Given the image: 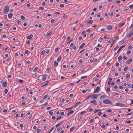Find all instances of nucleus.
<instances>
[{"label":"nucleus","mask_w":133,"mask_h":133,"mask_svg":"<svg viewBox=\"0 0 133 133\" xmlns=\"http://www.w3.org/2000/svg\"><path fill=\"white\" fill-rule=\"evenodd\" d=\"M9 10V8L8 5L6 6L4 9L3 12L5 14H6L8 13Z\"/></svg>","instance_id":"1"},{"label":"nucleus","mask_w":133,"mask_h":133,"mask_svg":"<svg viewBox=\"0 0 133 133\" xmlns=\"http://www.w3.org/2000/svg\"><path fill=\"white\" fill-rule=\"evenodd\" d=\"M103 102L106 104H110L111 103V101L109 99H105L103 101Z\"/></svg>","instance_id":"2"},{"label":"nucleus","mask_w":133,"mask_h":133,"mask_svg":"<svg viewBox=\"0 0 133 133\" xmlns=\"http://www.w3.org/2000/svg\"><path fill=\"white\" fill-rule=\"evenodd\" d=\"M99 95V94H93L90 95V98L92 99L94 98H96L98 97V96Z\"/></svg>","instance_id":"3"},{"label":"nucleus","mask_w":133,"mask_h":133,"mask_svg":"<svg viewBox=\"0 0 133 133\" xmlns=\"http://www.w3.org/2000/svg\"><path fill=\"white\" fill-rule=\"evenodd\" d=\"M48 77V75L46 74H44L43 75L42 77V81H45Z\"/></svg>","instance_id":"4"},{"label":"nucleus","mask_w":133,"mask_h":133,"mask_svg":"<svg viewBox=\"0 0 133 133\" xmlns=\"http://www.w3.org/2000/svg\"><path fill=\"white\" fill-rule=\"evenodd\" d=\"M52 30H50L49 31H48L46 34V36L48 37L51 34H52Z\"/></svg>","instance_id":"5"},{"label":"nucleus","mask_w":133,"mask_h":133,"mask_svg":"<svg viewBox=\"0 0 133 133\" xmlns=\"http://www.w3.org/2000/svg\"><path fill=\"white\" fill-rule=\"evenodd\" d=\"M100 87L99 86H98L96 87L95 89V90L94 93H95L96 92H97L100 91Z\"/></svg>","instance_id":"6"},{"label":"nucleus","mask_w":133,"mask_h":133,"mask_svg":"<svg viewBox=\"0 0 133 133\" xmlns=\"http://www.w3.org/2000/svg\"><path fill=\"white\" fill-rule=\"evenodd\" d=\"M116 105L118 106H125V105L124 104L120 103H116Z\"/></svg>","instance_id":"7"},{"label":"nucleus","mask_w":133,"mask_h":133,"mask_svg":"<svg viewBox=\"0 0 133 133\" xmlns=\"http://www.w3.org/2000/svg\"><path fill=\"white\" fill-rule=\"evenodd\" d=\"M90 103H92L95 105H97V103L95 99H93L90 102Z\"/></svg>","instance_id":"8"},{"label":"nucleus","mask_w":133,"mask_h":133,"mask_svg":"<svg viewBox=\"0 0 133 133\" xmlns=\"http://www.w3.org/2000/svg\"><path fill=\"white\" fill-rule=\"evenodd\" d=\"M74 112V111L73 110H71L69 112H68L67 114V116H68L69 115L72 114Z\"/></svg>","instance_id":"9"},{"label":"nucleus","mask_w":133,"mask_h":133,"mask_svg":"<svg viewBox=\"0 0 133 133\" xmlns=\"http://www.w3.org/2000/svg\"><path fill=\"white\" fill-rule=\"evenodd\" d=\"M133 35V31H131L129 32V35L127 36V38H129Z\"/></svg>","instance_id":"10"},{"label":"nucleus","mask_w":133,"mask_h":133,"mask_svg":"<svg viewBox=\"0 0 133 133\" xmlns=\"http://www.w3.org/2000/svg\"><path fill=\"white\" fill-rule=\"evenodd\" d=\"M132 61V58H130V59L128 60L126 62V63L127 64H130V63Z\"/></svg>","instance_id":"11"},{"label":"nucleus","mask_w":133,"mask_h":133,"mask_svg":"<svg viewBox=\"0 0 133 133\" xmlns=\"http://www.w3.org/2000/svg\"><path fill=\"white\" fill-rule=\"evenodd\" d=\"M7 85V84L5 82H4L2 84V86L3 87H6Z\"/></svg>","instance_id":"12"},{"label":"nucleus","mask_w":133,"mask_h":133,"mask_svg":"<svg viewBox=\"0 0 133 133\" xmlns=\"http://www.w3.org/2000/svg\"><path fill=\"white\" fill-rule=\"evenodd\" d=\"M112 26L111 25H108L107 26V29L108 30H110L112 29Z\"/></svg>","instance_id":"13"},{"label":"nucleus","mask_w":133,"mask_h":133,"mask_svg":"<svg viewBox=\"0 0 133 133\" xmlns=\"http://www.w3.org/2000/svg\"><path fill=\"white\" fill-rule=\"evenodd\" d=\"M124 46H125V45H122V46H120V47L119 48V49H118V51H117V52H119L120 51V50H121V49L123 48L124 47Z\"/></svg>","instance_id":"14"},{"label":"nucleus","mask_w":133,"mask_h":133,"mask_svg":"<svg viewBox=\"0 0 133 133\" xmlns=\"http://www.w3.org/2000/svg\"><path fill=\"white\" fill-rule=\"evenodd\" d=\"M13 14L11 13H9L8 14V17L9 18H12Z\"/></svg>","instance_id":"15"},{"label":"nucleus","mask_w":133,"mask_h":133,"mask_svg":"<svg viewBox=\"0 0 133 133\" xmlns=\"http://www.w3.org/2000/svg\"><path fill=\"white\" fill-rule=\"evenodd\" d=\"M87 23L89 24H91L93 23V21L92 20L87 21Z\"/></svg>","instance_id":"16"},{"label":"nucleus","mask_w":133,"mask_h":133,"mask_svg":"<svg viewBox=\"0 0 133 133\" xmlns=\"http://www.w3.org/2000/svg\"><path fill=\"white\" fill-rule=\"evenodd\" d=\"M85 44V43H83L80 46H79V49H81L83 47L84 45Z\"/></svg>","instance_id":"17"},{"label":"nucleus","mask_w":133,"mask_h":133,"mask_svg":"<svg viewBox=\"0 0 133 133\" xmlns=\"http://www.w3.org/2000/svg\"><path fill=\"white\" fill-rule=\"evenodd\" d=\"M61 59V56H59L57 59V61L58 62H59Z\"/></svg>","instance_id":"18"},{"label":"nucleus","mask_w":133,"mask_h":133,"mask_svg":"<svg viewBox=\"0 0 133 133\" xmlns=\"http://www.w3.org/2000/svg\"><path fill=\"white\" fill-rule=\"evenodd\" d=\"M62 122H60L58 123L56 125V127L57 128L59 126H60L61 125V124L62 123Z\"/></svg>","instance_id":"19"},{"label":"nucleus","mask_w":133,"mask_h":133,"mask_svg":"<svg viewBox=\"0 0 133 133\" xmlns=\"http://www.w3.org/2000/svg\"><path fill=\"white\" fill-rule=\"evenodd\" d=\"M122 55L119 56L118 58V60L119 61H120L122 60Z\"/></svg>","instance_id":"20"},{"label":"nucleus","mask_w":133,"mask_h":133,"mask_svg":"<svg viewBox=\"0 0 133 133\" xmlns=\"http://www.w3.org/2000/svg\"><path fill=\"white\" fill-rule=\"evenodd\" d=\"M58 63H57L56 61H55L54 62V65L55 66H57L58 65Z\"/></svg>","instance_id":"21"},{"label":"nucleus","mask_w":133,"mask_h":133,"mask_svg":"<svg viewBox=\"0 0 133 133\" xmlns=\"http://www.w3.org/2000/svg\"><path fill=\"white\" fill-rule=\"evenodd\" d=\"M125 23V22H124L120 24V25H119V27H120L121 26H123L124 25Z\"/></svg>","instance_id":"22"},{"label":"nucleus","mask_w":133,"mask_h":133,"mask_svg":"<svg viewBox=\"0 0 133 133\" xmlns=\"http://www.w3.org/2000/svg\"><path fill=\"white\" fill-rule=\"evenodd\" d=\"M130 77V74H128L126 76V78H129Z\"/></svg>","instance_id":"23"},{"label":"nucleus","mask_w":133,"mask_h":133,"mask_svg":"<svg viewBox=\"0 0 133 133\" xmlns=\"http://www.w3.org/2000/svg\"><path fill=\"white\" fill-rule=\"evenodd\" d=\"M21 19L23 20H24L25 18V17L22 15L21 16Z\"/></svg>","instance_id":"24"},{"label":"nucleus","mask_w":133,"mask_h":133,"mask_svg":"<svg viewBox=\"0 0 133 133\" xmlns=\"http://www.w3.org/2000/svg\"><path fill=\"white\" fill-rule=\"evenodd\" d=\"M45 52V50H43L42 51V52H41V55H44Z\"/></svg>","instance_id":"25"},{"label":"nucleus","mask_w":133,"mask_h":133,"mask_svg":"<svg viewBox=\"0 0 133 133\" xmlns=\"http://www.w3.org/2000/svg\"><path fill=\"white\" fill-rule=\"evenodd\" d=\"M48 95L46 94V95H45L44 96H43V99H45L46 98L48 97Z\"/></svg>","instance_id":"26"},{"label":"nucleus","mask_w":133,"mask_h":133,"mask_svg":"<svg viewBox=\"0 0 133 133\" xmlns=\"http://www.w3.org/2000/svg\"><path fill=\"white\" fill-rule=\"evenodd\" d=\"M106 97L104 95L101 96L100 97V98L101 99L102 98H104Z\"/></svg>","instance_id":"27"},{"label":"nucleus","mask_w":133,"mask_h":133,"mask_svg":"<svg viewBox=\"0 0 133 133\" xmlns=\"http://www.w3.org/2000/svg\"><path fill=\"white\" fill-rule=\"evenodd\" d=\"M133 29V23H132L131 25L129 27V29Z\"/></svg>","instance_id":"28"},{"label":"nucleus","mask_w":133,"mask_h":133,"mask_svg":"<svg viewBox=\"0 0 133 133\" xmlns=\"http://www.w3.org/2000/svg\"><path fill=\"white\" fill-rule=\"evenodd\" d=\"M132 48V47L131 45H129L128 47V49L129 50H131Z\"/></svg>","instance_id":"29"},{"label":"nucleus","mask_w":133,"mask_h":133,"mask_svg":"<svg viewBox=\"0 0 133 133\" xmlns=\"http://www.w3.org/2000/svg\"><path fill=\"white\" fill-rule=\"evenodd\" d=\"M128 66H127V67H124V71H126L128 69Z\"/></svg>","instance_id":"30"},{"label":"nucleus","mask_w":133,"mask_h":133,"mask_svg":"<svg viewBox=\"0 0 133 133\" xmlns=\"http://www.w3.org/2000/svg\"><path fill=\"white\" fill-rule=\"evenodd\" d=\"M48 82H49V81H47V82L46 83V84H45L43 85L42 86H41V87H44V86H46V85H48L47 84L48 83Z\"/></svg>","instance_id":"31"},{"label":"nucleus","mask_w":133,"mask_h":133,"mask_svg":"<svg viewBox=\"0 0 133 133\" xmlns=\"http://www.w3.org/2000/svg\"><path fill=\"white\" fill-rule=\"evenodd\" d=\"M32 38V37L28 35L27 37V39H30Z\"/></svg>","instance_id":"32"},{"label":"nucleus","mask_w":133,"mask_h":133,"mask_svg":"<svg viewBox=\"0 0 133 133\" xmlns=\"http://www.w3.org/2000/svg\"><path fill=\"white\" fill-rule=\"evenodd\" d=\"M61 118V116H59L58 117H57L56 118V119L57 120H58L59 119H60Z\"/></svg>","instance_id":"33"},{"label":"nucleus","mask_w":133,"mask_h":133,"mask_svg":"<svg viewBox=\"0 0 133 133\" xmlns=\"http://www.w3.org/2000/svg\"><path fill=\"white\" fill-rule=\"evenodd\" d=\"M38 69V68L37 67H36L35 68V69L33 70L34 71H37Z\"/></svg>","instance_id":"34"},{"label":"nucleus","mask_w":133,"mask_h":133,"mask_svg":"<svg viewBox=\"0 0 133 133\" xmlns=\"http://www.w3.org/2000/svg\"><path fill=\"white\" fill-rule=\"evenodd\" d=\"M100 110V109H99V110H97V109H96V110H95L94 112V113H96L98 111H99Z\"/></svg>","instance_id":"35"},{"label":"nucleus","mask_w":133,"mask_h":133,"mask_svg":"<svg viewBox=\"0 0 133 133\" xmlns=\"http://www.w3.org/2000/svg\"><path fill=\"white\" fill-rule=\"evenodd\" d=\"M58 50V48H56L55 50V51L56 52H57Z\"/></svg>","instance_id":"36"},{"label":"nucleus","mask_w":133,"mask_h":133,"mask_svg":"<svg viewBox=\"0 0 133 133\" xmlns=\"http://www.w3.org/2000/svg\"><path fill=\"white\" fill-rule=\"evenodd\" d=\"M110 88H108L107 89L106 91L107 92H109L110 91Z\"/></svg>","instance_id":"37"},{"label":"nucleus","mask_w":133,"mask_h":133,"mask_svg":"<svg viewBox=\"0 0 133 133\" xmlns=\"http://www.w3.org/2000/svg\"><path fill=\"white\" fill-rule=\"evenodd\" d=\"M54 128H54V127L52 128L51 129L50 131L48 133H50L54 129Z\"/></svg>","instance_id":"38"},{"label":"nucleus","mask_w":133,"mask_h":133,"mask_svg":"<svg viewBox=\"0 0 133 133\" xmlns=\"http://www.w3.org/2000/svg\"><path fill=\"white\" fill-rule=\"evenodd\" d=\"M129 7L131 9H133V4L129 6Z\"/></svg>","instance_id":"39"},{"label":"nucleus","mask_w":133,"mask_h":133,"mask_svg":"<svg viewBox=\"0 0 133 133\" xmlns=\"http://www.w3.org/2000/svg\"><path fill=\"white\" fill-rule=\"evenodd\" d=\"M41 130L40 129H38L37 130V132L38 133H39L40 132H41Z\"/></svg>","instance_id":"40"},{"label":"nucleus","mask_w":133,"mask_h":133,"mask_svg":"<svg viewBox=\"0 0 133 133\" xmlns=\"http://www.w3.org/2000/svg\"><path fill=\"white\" fill-rule=\"evenodd\" d=\"M29 53V51L28 50H26L25 52V53L26 54H28Z\"/></svg>","instance_id":"41"},{"label":"nucleus","mask_w":133,"mask_h":133,"mask_svg":"<svg viewBox=\"0 0 133 133\" xmlns=\"http://www.w3.org/2000/svg\"><path fill=\"white\" fill-rule=\"evenodd\" d=\"M82 91L83 94L85 93L86 92V90H82Z\"/></svg>","instance_id":"42"},{"label":"nucleus","mask_w":133,"mask_h":133,"mask_svg":"<svg viewBox=\"0 0 133 133\" xmlns=\"http://www.w3.org/2000/svg\"><path fill=\"white\" fill-rule=\"evenodd\" d=\"M87 77V76H82V77H81V79H84V78H86Z\"/></svg>","instance_id":"43"},{"label":"nucleus","mask_w":133,"mask_h":133,"mask_svg":"<svg viewBox=\"0 0 133 133\" xmlns=\"http://www.w3.org/2000/svg\"><path fill=\"white\" fill-rule=\"evenodd\" d=\"M116 66H119V64L118 63H116L115 64Z\"/></svg>","instance_id":"44"},{"label":"nucleus","mask_w":133,"mask_h":133,"mask_svg":"<svg viewBox=\"0 0 133 133\" xmlns=\"http://www.w3.org/2000/svg\"><path fill=\"white\" fill-rule=\"evenodd\" d=\"M123 58L124 59H127V57L125 56L124 55L123 56Z\"/></svg>","instance_id":"45"},{"label":"nucleus","mask_w":133,"mask_h":133,"mask_svg":"<svg viewBox=\"0 0 133 133\" xmlns=\"http://www.w3.org/2000/svg\"><path fill=\"white\" fill-rule=\"evenodd\" d=\"M86 112V111H83L81 112V113H80V114H83L85 113Z\"/></svg>","instance_id":"46"},{"label":"nucleus","mask_w":133,"mask_h":133,"mask_svg":"<svg viewBox=\"0 0 133 133\" xmlns=\"http://www.w3.org/2000/svg\"><path fill=\"white\" fill-rule=\"evenodd\" d=\"M102 113V112H100L98 113L97 115L98 116H99L101 115Z\"/></svg>","instance_id":"47"},{"label":"nucleus","mask_w":133,"mask_h":133,"mask_svg":"<svg viewBox=\"0 0 133 133\" xmlns=\"http://www.w3.org/2000/svg\"><path fill=\"white\" fill-rule=\"evenodd\" d=\"M50 70V68L48 67L47 68V71H48V72H49Z\"/></svg>","instance_id":"48"},{"label":"nucleus","mask_w":133,"mask_h":133,"mask_svg":"<svg viewBox=\"0 0 133 133\" xmlns=\"http://www.w3.org/2000/svg\"><path fill=\"white\" fill-rule=\"evenodd\" d=\"M54 21H55L54 19H52L51 20L50 22L51 23H53L54 22Z\"/></svg>","instance_id":"49"},{"label":"nucleus","mask_w":133,"mask_h":133,"mask_svg":"<svg viewBox=\"0 0 133 133\" xmlns=\"http://www.w3.org/2000/svg\"><path fill=\"white\" fill-rule=\"evenodd\" d=\"M8 91V90L7 89H5V94H6L7 93Z\"/></svg>","instance_id":"50"},{"label":"nucleus","mask_w":133,"mask_h":133,"mask_svg":"<svg viewBox=\"0 0 133 133\" xmlns=\"http://www.w3.org/2000/svg\"><path fill=\"white\" fill-rule=\"evenodd\" d=\"M131 53V51H127V53L129 55Z\"/></svg>","instance_id":"51"},{"label":"nucleus","mask_w":133,"mask_h":133,"mask_svg":"<svg viewBox=\"0 0 133 133\" xmlns=\"http://www.w3.org/2000/svg\"><path fill=\"white\" fill-rule=\"evenodd\" d=\"M105 127V126L104 124H102L101 126V127L102 128H104Z\"/></svg>","instance_id":"52"},{"label":"nucleus","mask_w":133,"mask_h":133,"mask_svg":"<svg viewBox=\"0 0 133 133\" xmlns=\"http://www.w3.org/2000/svg\"><path fill=\"white\" fill-rule=\"evenodd\" d=\"M37 81L39 83H40L41 82V81L40 79H38L37 80Z\"/></svg>","instance_id":"53"},{"label":"nucleus","mask_w":133,"mask_h":133,"mask_svg":"<svg viewBox=\"0 0 133 133\" xmlns=\"http://www.w3.org/2000/svg\"><path fill=\"white\" fill-rule=\"evenodd\" d=\"M60 6L61 7H64V5L63 4H62L60 5Z\"/></svg>","instance_id":"54"},{"label":"nucleus","mask_w":133,"mask_h":133,"mask_svg":"<svg viewBox=\"0 0 133 133\" xmlns=\"http://www.w3.org/2000/svg\"><path fill=\"white\" fill-rule=\"evenodd\" d=\"M111 84V82L110 81H108V85H109Z\"/></svg>","instance_id":"55"},{"label":"nucleus","mask_w":133,"mask_h":133,"mask_svg":"<svg viewBox=\"0 0 133 133\" xmlns=\"http://www.w3.org/2000/svg\"><path fill=\"white\" fill-rule=\"evenodd\" d=\"M63 18H67V16L65 15H64L63 16Z\"/></svg>","instance_id":"56"},{"label":"nucleus","mask_w":133,"mask_h":133,"mask_svg":"<svg viewBox=\"0 0 133 133\" xmlns=\"http://www.w3.org/2000/svg\"><path fill=\"white\" fill-rule=\"evenodd\" d=\"M53 112L52 111H50L49 112V114L50 115H52L53 114Z\"/></svg>","instance_id":"57"},{"label":"nucleus","mask_w":133,"mask_h":133,"mask_svg":"<svg viewBox=\"0 0 133 133\" xmlns=\"http://www.w3.org/2000/svg\"><path fill=\"white\" fill-rule=\"evenodd\" d=\"M19 81L21 83H22L23 82V80L21 79H19Z\"/></svg>","instance_id":"58"},{"label":"nucleus","mask_w":133,"mask_h":133,"mask_svg":"<svg viewBox=\"0 0 133 133\" xmlns=\"http://www.w3.org/2000/svg\"><path fill=\"white\" fill-rule=\"evenodd\" d=\"M48 103L47 102H46V103H45L43 105V106H46L47 104H48Z\"/></svg>","instance_id":"59"},{"label":"nucleus","mask_w":133,"mask_h":133,"mask_svg":"<svg viewBox=\"0 0 133 133\" xmlns=\"http://www.w3.org/2000/svg\"><path fill=\"white\" fill-rule=\"evenodd\" d=\"M73 96V94H71L70 95L69 97H72Z\"/></svg>","instance_id":"60"},{"label":"nucleus","mask_w":133,"mask_h":133,"mask_svg":"<svg viewBox=\"0 0 133 133\" xmlns=\"http://www.w3.org/2000/svg\"><path fill=\"white\" fill-rule=\"evenodd\" d=\"M52 118L53 119H55L56 118V117L55 116H53Z\"/></svg>","instance_id":"61"},{"label":"nucleus","mask_w":133,"mask_h":133,"mask_svg":"<svg viewBox=\"0 0 133 133\" xmlns=\"http://www.w3.org/2000/svg\"><path fill=\"white\" fill-rule=\"evenodd\" d=\"M118 88V87H117V85H115V86H114V88L115 89H116L117 88Z\"/></svg>","instance_id":"62"},{"label":"nucleus","mask_w":133,"mask_h":133,"mask_svg":"<svg viewBox=\"0 0 133 133\" xmlns=\"http://www.w3.org/2000/svg\"><path fill=\"white\" fill-rule=\"evenodd\" d=\"M19 127L21 128H22L23 127V125L22 124H21L19 125Z\"/></svg>","instance_id":"63"},{"label":"nucleus","mask_w":133,"mask_h":133,"mask_svg":"<svg viewBox=\"0 0 133 133\" xmlns=\"http://www.w3.org/2000/svg\"><path fill=\"white\" fill-rule=\"evenodd\" d=\"M74 129V128L72 127H71V128L70 129V131H72Z\"/></svg>","instance_id":"64"}]
</instances>
